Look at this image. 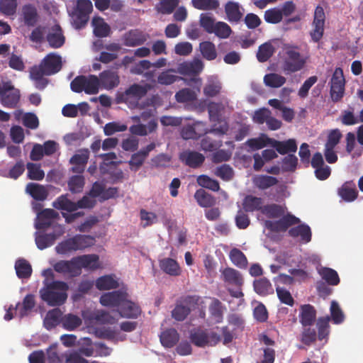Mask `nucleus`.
<instances>
[{
  "instance_id": "nucleus-1",
  "label": "nucleus",
  "mask_w": 363,
  "mask_h": 363,
  "mask_svg": "<svg viewBox=\"0 0 363 363\" xmlns=\"http://www.w3.org/2000/svg\"><path fill=\"white\" fill-rule=\"evenodd\" d=\"M62 68V60L60 55H48L39 65H34L30 69V79L34 82L38 90H43L48 84V79L44 76L52 75Z\"/></svg>"
},
{
  "instance_id": "nucleus-2",
  "label": "nucleus",
  "mask_w": 363,
  "mask_h": 363,
  "mask_svg": "<svg viewBox=\"0 0 363 363\" xmlns=\"http://www.w3.org/2000/svg\"><path fill=\"white\" fill-rule=\"evenodd\" d=\"M44 286L40 290V298L49 306L62 305L67 298L68 284L62 281L44 280Z\"/></svg>"
},
{
  "instance_id": "nucleus-3",
  "label": "nucleus",
  "mask_w": 363,
  "mask_h": 363,
  "mask_svg": "<svg viewBox=\"0 0 363 363\" xmlns=\"http://www.w3.org/2000/svg\"><path fill=\"white\" fill-rule=\"evenodd\" d=\"M220 279L228 286V291L233 298H242L244 294L242 292V286L244 284V279L242 274L231 267H226L220 271Z\"/></svg>"
},
{
  "instance_id": "nucleus-4",
  "label": "nucleus",
  "mask_w": 363,
  "mask_h": 363,
  "mask_svg": "<svg viewBox=\"0 0 363 363\" xmlns=\"http://www.w3.org/2000/svg\"><path fill=\"white\" fill-rule=\"evenodd\" d=\"M306 59L296 46H287L283 56L281 68L286 74L301 71L305 67Z\"/></svg>"
},
{
  "instance_id": "nucleus-5",
  "label": "nucleus",
  "mask_w": 363,
  "mask_h": 363,
  "mask_svg": "<svg viewBox=\"0 0 363 363\" xmlns=\"http://www.w3.org/2000/svg\"><path fill=\"white\" fill-rule=\"evenodd\" d=\"M150 89L151 85L149 84L144 85L133 84L125 91L117 94L116 101L117 103H125L131 108L137 107L139 100L144 97Z\"/></svg>"
},
{
  "instance_id": "nucleus-6",
  "label": "nucleus",
  "mask_w": 363,
  "mask_h": 363,
  "mask_svg": "<svg viewBox=\"0 0 363 363\" xmlns=\"http://www.w3.org/2000/svg\"><path fill=\"white\" fill-rule=\"evenodd\" d=\"M93 11L90 0H77L71 14V21L75 29L80 30L85 27L89 20V15Z\"/></svg>"
},
{
  "instance_id": "nucleus-7",
  "label": "nucleus",
  "mask_w": 363,
  "mask_h": 363,
  "mask_svg": "<svg viewBox=\"0 0 363 363\" xmlns=\"http://www.w3.org/2000/svg\"><path fill=\"white\" fill-rule=\"evenodd\" d=\"M99 86V77L94 74L77 76L70 84V88L72 91L81 93L84 91L87 94H97Z\"/></svg>"
},
{
  "instance_id": "nucleus-8",
  "label": "nucleus",
  "mask_w": 363,
  "mask_h": 363,
  "mask_svg": "<svg viewBox=\"0 0 363 363\" xmlns=\"http://www.w3.org/2000/svg\"><path fill=\"white\" fill-rule=\"evenodd\" d=\"M345 80L341 68H336L330 79V97L333 102L342 99L345 93Z\"/></svg>"
},
{
  "instance_id": "nucleus-9",
  "label": "nucleus",
  "mask_w": 363,
  "mask_h": 363,
  "mask_svg": "<svg viewBox=\"0 0 363 363\" xmlns=\"http://www.w3.org/2000/svg\"><path fill=\"white\" fill-rule=\"evenodd\" d=\"M325 15L323 8L317 6L315 12L313 21L312 23V30L310 31L311 40L314 43H318L323 36L325 27Z\"/></svg>"
},
{
  "instance_id": "nucleus-10",
  "label": "nucleus",
  "mask_w": 363,
  "mask_h": 363,
  "mask_svg": "<svg viewBox=\"0 0 363 363\" xmlns=\"http://www.w3.org/2000/svg\"><path fill=\"white\" fill-rule=\"evenodd\" d=\"M180 161L192 169L201 167L205 162V156L195 150H184L179 155Z\"/></svg>"
},
{
  "instance_id": "nucleus-11",
  "label": "nucleus",
  "mask_w": 363,
  "mask_h": 363,
  "mask_svg": "<svg viewBox=\"0 0 363 363\" xmlns=\"http://www.w3.org/2000/svg\"><path fill=\"white\" fill-rule=\"evenodd\" d=\"M125 296H128V294L122 290L107 292L101 296L100 303L104 306L120 308Z\"/></svg>"
},
{
  "instance_id": "nucleus-12",
  "label": "nucleus",
  "mask_w": 363,
  "mask_h": 363,
  "mask_svg": "<svg viewBox=\"0 0 363 363\" xmlns=\"http://www.w3.org/2000/svg\"><path fill=\"white\" fill-rule=\"evenodd\" d=\"M20 19L28 27H33L39 21V14L36 6L33 4H24L20 11Z\"/></svg>"
},
{
  "instance_id": "nucleus-13",
  "label": "nucleus",
  "mask_w": 363,
  "mask_h": 363,
  "mask_svg": "<svg viewBox=\"0 0 363 363\" xmlns=\"http://www.w3.org/2000/svg\"><path fill=\"white\" fill-rule=\"evenodd\" d=\"M150 38L147 33L139 29H132L123 36V44L128 47H136L144 44Z\"/></svg>"
},
{
  "instance_id": "nucleus-14",
  "label": "nucleus",
  "mask_w": 363,
  "mask_h": 363,
  "mask_svg": "<svg viewBox=\"0 0 363 363\" xmlns=\"http://www.w3.org/2000/svg\"><path fill=\"white\" fill-rule=\"evenodd\" d=\"M117 312L122 318H137L141 313V309L136 303L128 300V296H125Z\"/></svg>"
},
{
  "instance_id": "nucleus-15",
  "label": "nucleus",
  "mask_w": 363,
  "mask_h": 363,
  "mask_svg": "<svg viewBox=\"0 0 363 363\" xmlns=\"http://www.w3.org/2000/svg\"><path fill=\"white\" fill-rule=\"evenodd\" d=\"M99 85L104 89L110 90L116 86L120 83V77L117 71L111 69L104 70L99 74Z\"/></svg>"
},
{
  "instance_id": "nucleus-16",
  "label": "nucleus",
  "mask_w": 363,
  "mask_h": 363,
  "mask_svg": "<svg viewBox=\"0 0 363 363\" xmlns=\"http://www.w3.org/2000/svg\"><path fill=\"white\" fill-rule=\"evenodd\" d=\"M267 141L269 145L275 148L280 155H289L291 152H296L297 150V144L294 139L279 141L273 138H268Z\"/></svg>"
},
{
  "instance_id": "nucleus-17",
  "label": "nucleus",
  "mask_w": 363,
  "mask_h": 363,
  "mask_svg": "<svg viewBox=\"0 0 363 363\" xmlns=\"http://www.w3.org/2000/svg\"><path fill=\"white\" fill-rule=\"evenodd\" d=\"M89 157V151L88 149H84L79 153L74 155L69 160L73 165L71 171L74 173L82 174L85 169L86 165Z\"/></svg>"
},
{
  "instance_id": "nucleus-18",
  "label": "nucleus",
  "mask_w": 363,
  "mask_h": 363,
  "mask_svg": "<svg viewBox=\"0 0 363 363\" xmlns=\"http://www.w3.org/2000/svg\"><path fill=\"white\" fill-rule=\"evenodd\" d=\"M11 86L12 89L9 91H4V93L0 94V101L3 106L9 108H14L19 102L20 91L13 86L11 82Z\"/></svg>"
},
{
  "instance_id": "nucleus-19",
  "label": "nucleus",
  "mask_w": 363,
  "mask_h": 363,
  "mask_svg": "<svg viewBox=\"0 0 363 363\" xmlns=\"http://www.w3.org/2000/svg\"><path fill=\"white\" fill-rule=\"evenodd\" d=\"M75 258L77 267H79V275L82 272V268L94 270L99 267V257L96 255H84Z\"/></svg>"
},
{
  "instance_id": "nucleus-20",
  "label": "nucleus",
  "mask_w": 363,
  "mask_h": 363,
  "mask_svg": "<svg viewBox=\"0 0 363 363\" xmlns=\"http://www.w3.org/2000/svg\"><path fill=\"white\" fill-rule=\"evenodd\" d=\"M55 272L61 274H69L72 276L79 275V267H77L76 258L70 260H60L53 265Z\"/></svg>"
},
{
  "instance_id": "nucleus-21",
  "label": "nucleus",
  "mask_w": 363,
  "mask_h": 363,
  "mask_svg": "<svg viewBox=\"0 0 363 363\" xmlns=\"http://www.w3.org/2000/svg\"><path fill=\"white\" fill-rule=\"evenodd\" d=\"M338 195L346 202H352L357 199L358 191L353 181L345 182L337 191Z\"/></svg>"
},
{
  "instance_id": "nucleus-22",
  "label": "nucleus",
  "mask_w": 363,
  "mask_h": 363,
  "mask_svg": "<svg viewBox=\"0 0 363 363\" xmlns=\"http://www.w3.org/2000/svg\"><path fill=\"white\" fill-rule=\"evenodd\" d=\"M159 267L163 272L172 277H178L182 273L179 263L172 258L167 257L160 259Z\"/></svg>"
},
{
  "instance_id": "nucleus-23",
  "label": "nucleus",
  "mask_w": 363,
  "mask_h": 363,
  "mask_svg": "<svg viewBox=\"0 0 363 363\" xmlns=\"http://www.w3.org/2000/svg\"><path fill=\"white\" fill-rule=\"evenodd\" d=\"M65 36L59 25H55L52 27L50 32L47 35V41L50 46L53 48L62 47L65 43Z\"/></svg>"
},
{
  "instance_id": "nucleus-24",
  "label": "nucleus",
  "mask_w": 363,
  "mask_h": 363,
  "mask_svg": "<svg viewBox=\"0 0 363 363\" xmlns=\"http://www.w3.org/2000/svg\"><path fill=\"white\" fill-rule=\"evenodd\" d=\"M91 26L93 27L94 35L96 37L105 38L108 36L111 33L109 25L100 16H94L92 18Z\"/></svg>"
},
{
  "instance_id": "nucleus-25",
  "label": "nucleus",
  "mask_w": 363,
  "mask_h": 363,
  "mask_svg": "<svg viewBox=\"0 0 363 363\" xmlns=\"http://www.w3.org/2000/svg\"><path fill=\"white\" fill-rule=\"evenodd\" d=\"M242 207L245 212L261 211L262 213L263 199L252 195H247L243 199Z\"/></svg>"
},
{
  "instance_id": "nucleus-26",
  "label": "nucleus",
  "mask_w": 363,
  "mask_h": 363,
  "mask_svg": "<svg viewBox=\"0 0 363 363\" xmlns=\"http://www.w3.org/2000/svg\"><path fill=\"white\" fill-rule=\"evenodd\" d=\"M268 104L274 108L281 111L282 118L285 121L290 123L294 120L295 117L294 111L291 108L286 107L281 101L277 99H269Z\"/></svg>"
},
{
  "instance_id": "nucleus-27",
  "label": "nucleus",
  "mask_w": 363,
  "mask_h": 363,
  "mask_svg": "<svg viewBox=\"0 0 363 363\" xmlns=\"http://www.w3.org/2000/svg\"><path fill=\"white\" fill-rule=\"evenodd\" d=\"M253 288L255 291L262 296H266L274 294L273 286L269 280L266 277L255 279L253 281Z\"/></svg>"
},
{
  "instance_id": "nucleus-28",
  "label": "nucleus",
  "mask_w": 363,
  "mask_h": 363,
  "mask_svg": "<svg viewBox=\"0 0 363 363\" xmlns=\"http://www.w3.org/2000/svg\"><path fill=\"white\" fill-rule=\"evenodd\" d=\"M316 311L310 304L303 305L301 308L300 322L303 327L311 326L315 320Z\"/></svg>"
},
{
  "instance_id": "nucleus-29",
  "label": "nucleus",
  "mask_w": 363,
  "mask_h": 363,
  "mask_svg": "<svg viewBox=\"0 0 363 363\" xmlns=\"http://www.w3.org/2000/svg\"><path fill=\"white\" fill-rule=\"evenodd\" d=\"M35 305L34 296L32 294H27L23 301L22 304L18 303L15 308L17 315L20 318L28 315V313L34 308Z\"/></svg>"
},
{
  "instance_id": "nucleus-30",
  "label": "nucleus",
  "mask_w": 363,
  "mask_h": 363,
  "mask_svg": "<svg viewBox=\"0 0 363 363\" xmlns=\"http://www.w3.org/2000/svg\"><path fill=\"white\" fill-rule=\"evenodd\" d=\"M160 339L164 347L171 348L179 342V335L175 329L169 328L161 333Z\"/></svg>"
},
{
  "instance_id": "nucleus-31",
  "label": "nucleus",
  "mask_w": 363,
  "mask_h": 363,
  "mask_svg": "<svg viewBox=\"0 0 363 363\" xmlns=\"http://www.w3.org/2000/svg\"><path fill=\"white\" fill-rule=\"evenodd\" d=\"M62 317V313L60 309L54 308L49 311L43 321L45 328L48 330L55 328L57 325L61 323Z\"/></svg>"
},
{
  "instance_id": "nucleus-32",
  "label": "nucleus",
  "mask_w": 363,
  "mask_h": 363,
  "mask_svg": "<svg viewBox=\"0 0 363 363\" xmlns=\"http://www.w3.org/2000/svg\"><path fill=\"white\" fill-rule=\"evenodd\" d=\"M26 192L36 201H44L48 196L45 187L36 183H28L26 186Z\"/></svg>"
},
{
  "instance_id": "nucleus-33",
  "label": "nucleus",
  "mask_w": 363,
  "mask_h": 363,
  "mask_svg": "<svg viewBox=\"0 0 363 363\" xmlns=\"http://www.w3.org/2000/svg\"><path fill=\"white\" fill-rule=\"evenodd\" d=\"M289 234L293 238L300 237L304 242H310L312 236L311 228L306 224H300L291 228L289 230Z\"/></svg>"
},
{
  "instance_id": "nucleus-34",
  "label": "nucleus",
  "mask_w": 363,
  "mask_h": 363,
  "mask_svg": "<svg viewBox=\"0 0 363 363\" xmlns=\"http://www.w3.org/2000/svg\"><path fill=\"white\" fill-rule=\"evenodd\" d=\"M190 340L197 347H205L209 343L208 333L206 330L196 328L191 331Z\"/></svg>"
},
{
  "instance_id": "nucleus-35",
  "label": "nucleus",
  "mask_w": 363,
  "mask_h": 363,
  "mask_svg": "<svg viewBox=\"0 0 363 363\" xmlns=\"http://www.w3.org/2000/svg\"><path fill=\"white\" fill-rule=\"evenodd\" d=\"M278 179L269 175H257L253 178L254 185L260 190L267 189L278 184Z\"/></svg>"
},
{
  "instance_id": "nucleus-36",
  "label": "nucleus",
  "mask_w": 363,
  "mask_h": 363,
  "mask_svg": "<svg viewBox=\"0 0 363 363\" xmlns=\"http://www.w3.org/2000/svg\"><path fill=\"white\" fill-rule=\"evenodd\" d=\"M52 206L56 209L66 211L67 212H74L77 211L75 202L69 199L67 194L57 197L56 200L53 201Z\"/></svg>"
},
{
  "instance_id": "nucleus-37",
  "label": "nucleus",
  "mask_w": 363,
  "mask_h": 363,
  "mask_svg": "<svg viewBox=\"0 0 363 363\" xmlns=\"http://www.w3.org/2000/svg\"><path fill=\"white\" fill-rule=\"evenodd\" d=\"M194 199L201 207L208 208L216 203L214 196L206 192L203 189H199L194 194Z\"/></svg>"
},
{
  "instance_id": "nucleus-38",
  "label": "nucleus",
  "mask_w": 363,
  "mask_h": 363,
  "mask_svg": "<svg viewBox=\"0 0 363 363\" xmlns=\"http://www.w3.org/2000/svg\"><path fill=\"white\" fill-rule=\"evenodd\" d=\"M15 269L19 279H28L32 274L31 265L24 259H19L16 262Z\"/></svg>"
},
{
  "instance_id": "nucleus-39",
  "label": "nucleus",
  "mask_w": 363,
  "mask_h": 363,
  "mask_svg": "<svg viewBox=\"0 0 363 363\" xmlns=\"http://www.w3.org/2000/svg\"><path fill=\"white\" fill-rule=\"evenodd\" d=\"M203 68V64L200 60L185 62L180 67L181 72L188 75H196L202 71Z\"/></svg>"
},
{
  "instance_id": "nucleus-40",
  "label": "nucleus",
  "mask_w": 363,
  "mask_h": 363,
  "mask_svg": "<svg viewBox=\"0 0 363 363\" xmlns=\"http://www.w3.org/2000/svg\"><path fill=\"white\" fill-rule=\"evenodd\" d=\"M225 307L218 298H213L209 306V312L216 323H220L223 319V312Z\"/></svg>"
},
{
  "instance_id": "nucleus-41",
  "label": "nucleus",
  "mask_w": 363,
  "mask_h": 363,
  "mask_svg": "<svg viewBox=\"0 0 363 363\" xmlns=\"http://www.w3.org/2000/svg\"><path fill=\"white\" fill-rule=\"evenodd\" d=\"M322 279L329 285L336 286L340 283V278L337 272L328 267H323L318 271Z\"/></svg>"
},
{
  "instance_id": "nucleus-42",
  "label": "nucleus",
  "mask_w": 363,
  "mask_h": 363,
  "mask_svg": "<svg viewBox=\"0 0 363 363\" xmlns=\"http://www.w3.org/2000/svg\"><path fill=\"white\" fill-rule=\"evenodd\" d=\"M82 319L76 315L69 313L61 318V324L65 330L72 331L82 325Z\"/></svg>"
},
{
  "instance_id": "nucleus-43",
  "label": "nucleus",
  "mask_w": 363,
  "mask_h": 363,
  "mask_svg": "<svg viewBox=\"0 0 363 363\" xmlns=\"http://www.w3.org/2000/svg\"><path fill=\"white\" fill-rule=\"evenodd\" d=\"M262 213L270 218H278L285 213L286 207L276 204H267L264 206Z\"/></svg>"
},
{
  "instance_id": "nucleus-44",
  "label": "nucleus",
  "mask_w": 363,
  "mask_h": 363,
  "mask_svg": "<svg viewBox=\"0 0 363 363\" xmlns=\"http://www.w3.org/2000/svg\"><path fill=\"white\" fill-rule=\"evenodd\" d=\"M275 48L270 42H267L259 46L257 52V60L260 62H267L274 53Z\"/></svg>"
},
{
  "instance_id": "nucleus-45",
  "label": "nucleus",
  "mask_w": 363,
  "mask_h": 363,
  "mask_svg": "<svg viewBox=\"0 0 363 363\" xmlns=\"http://www.w3.org/2000/svg\"><path fill=\"white\" fill-rule=\"evenodd\" d=\"M225 11L230 21L238 22L242 16L239 4L233 1H228L225 4Z\"/></svg>"
},
{
  "instance_id": "nucleus-46",
  "label": "nucleus",
  "mask_w": 363,
  "mask_h": 363,
  "mask_svg": "<svg viewBox=\"0 0 363 363\" xmlns=\"http://www.w3.org/2000/svg\"><path fill=\"white\" fill-rule=\"evenodd\" d=\"M199 49L203 57L207 60H213L217 57L216 46L210 41L201 43Z\"/></svg>"
},
{
  "instance_id": "nucleus-47",
  "label": "nucleus",
  "mask_w": 363,
  "mask_h": 363,
  "mask_svg": "<svg viewBox=\"0 0 363 363\" xmlns=\"http://www.w3.org/2000/svg\"><path fill=\"white\" fill-rule=\"evenodd\" d=\"M96 286L99 290H109L116 289L118 283L113 277L105 275L96 279Z\"/></svg>"
},
{
  "instance_id": "nucleus-48",
  "label": "nucleus",
  "mask_w": 363,
  "mask_h": 363,
  "mask_svg": "<svg viewBox=\"0 0 363 363\" xmlns=\"http://www.w3.org/2000/svg\"><path fill=\"white\" fill-rule=\"evenodd\" d=\"M286 78L277 73L267 74L264 77V82L266 86L272 88L281 87L286 83Z\"/></svg>"
},
{
  "instance_id": "nucleus-49",
  "label": "nucleus",
  "mask_w": 363,
  "mask_h": 363,
  "mask_svg": "<svg viewBox=\"0 0 363 363\" xmlns=\"http://www.w3.org/2000/svg\"><path fill=\"white\" fill-rule=\"evenodd\" d=\"M175 99L178 103L193 102L196 101V93L189 88L180 89L175 94Z\"/></svg>"
},
{
  "instance_id": "nucleus-50",
  "label": "nucleus",
  "mask_w": 363,
  "mask_h": 363,
  "mask_svg": "<svg viewBox=\"0 0 363 363\" xmlns=\"http://www.w3.org/2000/svg\"><path fill=\"white\" fill-rule=\"evenodd\" d=\"M57 254L65 255L72 251H77L75 238L72 237L62 241L55 247Z\"/></svg>"
},
{
  "instance_id": "nucleus-51",
  "label": "nucleus",
  "mask_w": 363,
  "mask_h": 363,
  "mask_svg": "<svg viewBox=\"0 0 363 363\" xmlns=\"http://www.w3.org/2000/svg\"><path fill=\"white\" fill-rule=\"evenodd\" d=\"M69 190L73 194H78L83 191L85 180L82 175L72 176L68 181Z\"/></svg>"
},
{
  "instance_id": "nucleus-52",
  "label": "nucleus",
  "mask_w": 363,
  "mask_h": 363,
  "mask_svg": "<svg viewBox=\"0 0 363 363\" xmlns=\"http://www.w3.org/2000/svg\"><path fill=\"white\" fill-rule=\"evenodd\" d=\"M26 167L28 170L27 177L28 179L37 181L43 179L45 177V172L41 169L39 164L28 162Z\"/></svg>"
},
{
  "instance_id": "nucleus-53",
  "label": "nucleus",
  "mask_w": 363,
  "mask_h": 363,
  "mask_svg": "<svg viewBox=\"0 0 363 363\" xmlns=\"http://www.w3.org/2000/svg\"><path fill=\"white\" fill-rule=\"evenodd\" d=\"M330 318L328 316L325 318H320L317 322L318 335L317 337L319 340H323L328 339L330 333V325H329Z\"/></svg>"
},
{
  "instance_id": "nucleus-54",
  "label": "nucleus",
  "mask_w": 363,
  "mask_h": 363,
  "mask_svg": "<svg viewBox=\"0 0 363 363\" xmlns=\"http://www.w3.org/2000/svg\"><path fill=\"white\" fill-rule=\"evenodd\" d=\"M231 262L238 267L245 268L247 265V259L245 254L238 248H233L230 252Z\"/></svg>"
},
{
  "instance_id": "nucleus-55",
  "label": "nucleus",
  "mask_w": 363,
  "mask_h": 363,
  "mask_svg": "<svg viewBox=\"0 0 363 363\" xmlns=\"http://www.w3.org/2000/svg\"><path fill=\"white\" fill-rule=\"evenodd\" d=\"M56 239L54 233L40 234L35 237V244L39 250H44L52 245Z\"/></svg>"
},
{
  "instance_id": "nucleus-56",
  "label": "nucleus",
  "mask_w": 363,
  "mask_h": 363,
  "mask_svg": "<svg viewBox=\"0 0 363 363\" xmlns=\"http://www.w3.org/2000/svg\"><path fill=\"white\" fill-rule=\"evenodd\" d=\"M197 183L201 187L208 189L213 191H218L220 189L219 182L205 174L198 177Z\"/></svg>"
},
{
  "instance_id": "nucleus-57",
  "label": "nucleus",
  "mask_w": 363,
  "mask_h": 363,
  "mask_svg": "<svg viewBox=\"0 0 363 363\" xmlns=\"http://www.w3.org/2000/svg\"><path fill=\"white\" fill-rule=\"evenodd\" d=\"M207 108L210 119L213 121H219L225 107L222 103L210 102Z\"/></svg>"
},
{
  "instance_id": "nucleus-58",
  "label": "nucleus",
  "mask_w": 363,
  "mask_h": 363,
  "mask_svg": "<svg viewBox=\"0 0 363 363\" xmlns=\"http://www.w3.org/2000/svg\"><path fill=\"white\" fill-rule=\"evenodd\" d=\"M264 19L268 23L277 24L282 21L283 18L280 9L274 7L264 11Z\"/></svg>"
},
{
  "instance_id": "nucleus-59",
  "label": "nucleus",
  "mask_w": 363,
  "mask_h": 363,
  "mask_svg": "<svg viewBox=\"0 0 363 363\" xmlns=\"http://www.w3.org/2000/svg\"><path fill=\"white\" fill-rule=\"evenodd\" d=\"M191 4L199 10H215L219 6L218 0H191Z\"/></svg>"
},
{
  "instance_id": "nucleus-60",
  "label": "nucleus",
  "mask_w": 363,
  "mask_h": 363,
  "mask_svg": "<svg viewBox=\"0 0 363 363\" xmlns=\"http://www.w3.org/2000/svg\"><path fill=\"white\" fill-rule=\"evenodd\" d=\"M330 311L332 320L335 324H340L344 321L345 315L337 301L331 302Z\"/></svg>"
},
{
  "instance_id": "nucleus-61",
  "label": "nucleus",
  "mask_w": 363,
  "mask_h": 363,
  "mask_svg": "<svg viewBox=\"0 0 363 363\" xmlns=\"http://www.w3.org/2000/svg\"><path fill=\"white\" fill-rule=\"evenodd\" d=\"M214 174L223 181H230L234 176L233 168L229 164H226L217 167Z\"/></svg>"
},
{
  "instance_id": "nucleus-62",
  "label": "nucleus",
  "mask_w": 363,
  "mask_h": 363,
  "mask_svg": "<svg viewBox=\"0 0 363 363\" xmlns=\"http://www.w3.org/2000/svg\"><path fill=\"white\" fill-rule=\"evenodd\" d=\"M317 333L314 328H304L301 334L300 340L303 344L307 346L311 345L316 341Z\"/></svg>"
},
{
  "instance_id": "nucleus-63",
  "label": "nucleus",
  "mask_w": 363,
  "mask_h": 363,
  "mask_svg": "<svg viewBox=\"0 0 363 363\" xmlns=\"http://www.w3.org/2000/svg\"><path fill=\"white\" fill-rule=\"evenodd\" d=\"M298 164V158L293 154L285 156L281 161L283 172H294Z\"/></svg>"
},
{
  "instance_id": "nucleus-64",
  "label": "nucleus",
  "mask_w": 363,
  "mask_h": 363,
  "mask_svg": "<svg viewBox=\"0 0 363 363\" xmlns=\"http://www.w3.org/2000/svg\"><path fill=\"white\" fill-rule=\"evenodd\" d=\"M17 0H0V11L6 16H12L16 13Z\"/></svg>"
}]
</instances>
